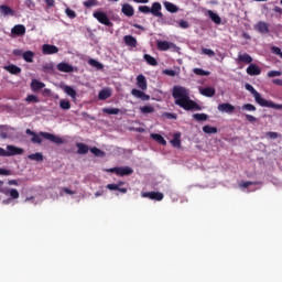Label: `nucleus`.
<instances>
[{
	"label": "nucleus",
	"mask_w": 282,
	"mask_h": 282,
	"mask_svg": "<svg viewBox=\"0 0 282 282\" xmlns=\"http://www.w3.org/2000/svg\"><path fill=\"white\" fill-rule=\"evenodd\" d=\"M172 97L175 105L184 109L185 111H202V106L195 100L191 99V91L183 86H174L172 90Z\"/></svg>",
	"instance_id": "obj_1"
},
{
	"label": "nucleus",
	"mask_w": 282,
	"mask_h": 282,
	"mask_svg": "<svg viewBox=\"0 0 282 282\" xmlns=\"http://www.w3.org/2000/svg\"><path fill=\"white\" fill-rule=\"evenodd\" d=\"M0 193H2V195H6L7 197H10L9 199L3 200V204H8L11 199H19V197H21L19 189L3 187V181H0Z\"/></svg>",
	"instance_id": "obj_2"
},
{
	"label": "nucleus",
	"mask_w": 282,
	"mask_h": 282,
	"mask_svg": "<svg viewBox=\"0 0 282 282\" xmlns=\"http://www.w3.org/2000/svg\"><path fill=\"white\" fill-rule=\"evenodd\" d=\"M245 89H247V91H250V94H252L256 102L258 105H260V107H268V102L270 100L264 99L263 97H261V94H259V91H257V89H254V87L252 85L246 84Z\"/></svg>",
	"instance_id": "obj_3"
},
{
	"label": "nucleus",
	"mask_w": 282,
	"mask_h": 282,
	"mask_svg": "<svg viewBox=\"0 0 282 282\" xmlns=\"http://www.w3.org/2000/svg\"><path fill=\"white\" fill-rule=\"evenodd\" d=\"M23 154L22 148H17L15 145H7V151L3 148H0V156L1 158H12L14 155Z\"/></svg>",
	"instance_id": "obj_4"
},
{
	"label": "nucleus",
	"mask_w": 282,
	"mask_h": 282,
	"mask_svg": "<svg viewBox=\"0 0 282 282\" xmlns=\"http://www.w3.org/2000/svg\"><path fill=\"white\" fill-rule=\"evenodd\" d=\"M94 19H96L101 25H106L107 28H113V22L109 20L107 13L102 11H96L93 13Z\"/></svg>",
	"instance_id": "obj_5"
},
{
	"label": "nucleus",
	"mask_w": 282,
	"mask_h": 282,
	"mask_svg": "<svg viewBox=\"0 0 282 282\" xmlns=\"http://www.w3.org/2000/svg\"><path fill=\"white\" fill-rule=\"evenodd\" d=\"M156 47L158 50H160V52H169V50H173L174 52H177L180 50L177 44L169 41H162V40L156 41Z\"/></svg>",
	"instance_id": "obj_6"
},
{
	"label": "nucleus",
	"mask_w": 282,
	"mask_h": 282,
	"mask_svg": "<svg viewBox=\"0 0 282 282\" xmlns=\"http://www.w3.org/2000/svg\"><path fill=\"white\" fill-rule=\"evenodd\" d=\"M40 137L44 138V140H50V142H53L54 144H63L65 142L63 138L50 132H40Z\"/></svg>",
	"instance_id": "obj_7"
},
{
	"label": "nucleus",
	"mask_w": 282,
	"mask_h": 282,
	"mask_svg": "<svg viewBox=\"0 0 282 282\" xmlns=\"http://www.w3.org/2000/svg\"><path fill=\"white\" fill-rule=\"evenodd\" d=\"M141 197L162 202V199H164V194L162 192H142Z\"/></svg>",
	"instance_id": "obj_8"
},
{
	"label": "nucleus",
	"mask_w": 282,
	"mask_h": 282,
	"mask_svg": "<svg viewBox=\"0 0 282 282\" xmlns=\"http://www.w3.org/2000/svg\"><path fill=\"white\" fill-rule=\"evenodd\" d=\"M150 14L156 17L158 19H164V14L162 13V4L160 2H153L150 8Z\"/></svg>",
	"instance_id": "obj_9"
},
{
	"label": "nucleus",
	"mask_w": 282,
	"mask_h": 282,
	"mask_svg": "<svg viewBox=\"0 0 282 282\" xmlns=\"http://www.w3.org/2000/svg\"><path fill=\"white\" fill-rule=\"evenodd\" d=\"M253 28L260 34H270V24L268 22L259 21Z\"/></svg>",
	"instance_id": "obj_10"
},
{
	"label": "nucleus",
	"mask_w": 282,
	"mask_h": 282,
	"mask_svg": "<svg viewBox=\"0 0 282 282\" xmlns=\"http://www.w3.org/2000/svg\"><path fill=\"white\" fill-rule=\"evenodd\" d=\"M131 95L134 96V98H139L140 100L147 101L151 100V96L147 95L144 91L133 88L131 90Z\"/></svg>",
	"instance_id": "obj_11"
},
{
	"label": "nucleus",
	"mask_w": 282,
	"mask_h": 282,
	"mask_svg": "<svg viewBox=\"0 0 282 282\" xmlns=\"http://www.w3.org/2000/svg\"><path fill=\"white\" fill-rule=\"evenodd\" d=\"M3 69L9 74H12V76H19V74H21V67L14 64L6 65L3 66Z\"/></svg>",
	"instance_id": "obj_12"
},
{
	"label": "nucleus",
	"mask_w": 282,
	"mask_h": 282,
	"mask_svg": "<svg viewBox=\"0 0 282 282\" xmlns=\"http://www.w3.org/2000/svg\"><path fill=\"white\" fill-rule=\"evenodd\" d=\"M218 111H221L223 113H234L235 112V106L232 104H220L218 105Z\"/></svg>",
	"instance_id": "obj_13"
},
{
	"label": "nucleus",
	"mask_w": 282,
	"mask_h": 282,
	"mask_svg": "<svg viewBox=\"0 0 282 282\" xmlns=\"http://www.w3.org/2000/svg\"><path fill=\"white\" fill-rule=\"evenodd\" d=\"M247 74L249 76H259L261 74V67H259L257 64H250L247 67Z\"/></svg>",
	"instance_id": "obj_14"
},
{
	"label": "nucleus",
	"mask_w": 282,
	"mask_h": 282,
	"mask_svg": "<svg viewBox=\"0 0 282 282\" xmlns=\"http://www.w3.org/2000/svg\"><path fill=\"white\" fill-rule=\"evenodd\" d=\"M123 43L128 47H138V40L133 35H124Z\"/></svg>",
	"instance_id": "obj_15"
},
{
	"label": "nucleus",
	"mask_w": 282,
	"mask_h": 282,
	"mask_svg": "<svg viewBox=\"0 0 282 282\" xmlns=\"http://www.w3.org/2000/svg\"><path fill=\"white\" fill-rule=\"evenodd\" d=\"M121 12L122 14H124V17H133L135 14V10L133 9V6L129 3H124L122 6Z\"/></svg>",
	"instance_id": "obj_16"
},
{
	"label": "nucleus",
	"mask_w": 282,
	"mask_h": 282,
	"mask_svg": "<svg viewBox=\"0 0 282 282\" xmlns=\"http://www.w3.org/2000/svg\"><path fill=\"white\" fill-rule=\"evenodd\" d=\"M58 72H64V74H70V72H74V66H72L68 63L62 62L57 64Z\"/></svg>",
	"instance_id": "obj_17"
},
{
	"label": "nucleus",
	"mask_w": 282,
	"mask_h": 282,
	"mask_svg": "<svg viewBox=\"0 0 282 282\" xmlns=\"http://www.w3.org/2000/svg\"><path fill=\"white\" fill-rule=\"evenodd\" d=\"M43 54H58V48L52 44H44L42 46Z\"/></svg>",
	"instance_id": "obj_18"
},
{
	"label": "nucleus",
	"mask_w": 282,
	"mask_h": 282,
	"mask_svg": "<svg viewBox=\"0 0 282 282\" xmlns=\"http://www.w3.org/2000/svg\"><path fill=\"white\" fill-rule=\"evenodd\" d=\"M11 34H15V36H23L25 34V25L17 24L12 28Z\"/></svg>",
	"instance_id": "obj_19"
},
{
	"label": "nucleus",
	"mask_w": 282,
	"mask_h": 282,
	"mask_svg": "<svg viewBox=\"0 0 282 282\" xmlns=\"http://www.w3.org/2000/svg\"><path fill=\"white\" fill-rule=\"evenodd\" d=\"M137 87H139V89H142V91H147L148 85L147 77H144V75H139L137 77Z\"/></svg>",
	"instance_id": "obj_20"
},
{
	"label": "nucleus",
	"mask_w": 282,
	"mask_h": 282,
	"mask_svg": "<svg viewBox=\"0 0 282 282\" xmlns=\"http://www.w3.org/2000/svg\"><path fill=\"white\" fill-rule=\"evenodd\" d=\"M0 12L1 14H3V17H14V14H17V12L12 8L6 4L0 6Z\"/></svg>",
	"instance_id": "obj_21"
},
{
	"label": "nucleus",
	"mask_w": 282,
	"mask_h": 282,
	"mask_svg": "<svg viewBox=\"0 0 282 282\" xmlns=\"http://www.w3.org/2000/svg\"><path fill=\"white\" fill-rule=\"evenodd\" d=\"M237 61L238 63H246L247 65H251L253 59L252 56H250L248 53H239Z\"/></svg>",
	"instance_id": "obj_22"
},
{
	"label": "nucleus",
	"mask_w": 282,
	"mask_h": 282,
	"mask_svg": "<svg viewBox=\"0 0 282 282\" xmlns=\"http://www.w3.org/2000/svg\"><path fill=\"white\" fill-rule=\"evenodd\" d=\"M132 173L133 169L129 166L117 167V175H119L120 177H124V175H132Z\"/></svg>",
	"instance_id": "obj_23"
},
{
	"label": "nucleus",
	"mask_w": 282,
	"mask_h": 282,
	"mask_svg": "<svg viewBox=\"0 0 282 282\" xmlns=\"http://www.w3.org/2000/svg\"><path fill=\"white\" fill-rule=\"evenodd\" d=\"M78 155H87L89 153V145L85 143H76Z\"/></svg>",
	"instance_id": "obj_24"
},
{
	"label": "nucleus",
	"mask_w": 282,
	"mask_h": 282,
	"mask_svg": "<svg viewBox=\"0 0 282 282\" xmlns=\"http://www.w3.org/2000/svg\"><path fill=\"white\" fill-rule=\"evenodd\" d=\"M200 94L202 96H206V98H213V96L217 94V90H215L213 87H206L200 89Z\"/></svg>",
	"instance_id": "obj_25"
},
{
	"label": "nucleus",
	"mask_w": 282,
	"mask_h": 282,
	"mask_svg": "<svg viewBox=\"0 0 282 282\" xmlns=\"http://www.w3.org/2000/svg\"><path fill=\"white\" fill-rule=\"evenodd\" d=\"M164 8L167 12H171V14H175V12H180V8L175 6L173 2L165 1Z\"/></svg>",
	"instance_id": "obj_26"
},
{
	"label": "nucleus",
	"mask_w": 282,
	"mask_h": 282,
	"mask_svg": "<svg viewBox=\"0 0 282 282\" xmlns=\"http://www.w3.org/2000/svg\"><path fill=\"white\" fill-rule=\"evenodd\" d=\"M108 98H111V89H109V88L101 89L98 94V99L107 100Z\"/></svg>",
	"instance_id": "obj_27"
},
{
	"label": "nucleus",
	"mask_w": 282,
	"mask_h": 282,
	"mask_svg": "<svg viewBox=\"0 0 282 282\" xmlns=\"http://www.w3.org/2000/svg\"><path fill=\"white\" fill-rule=\"evenodd\" d=\"M45 84L43 82H39L37 79H33L31 83V88L33 91H41V89H44Z\"/></svg>",
	"instance_id": "obj_28"
},
{
	"label": "nucleus",
	"mask_w": 282,
	"mask_h": 282,
	"mask_svg": "<svg viewBox=\"0 0 282 282\" xmlns=\"http://www.w3.org/2000/svg\"><path fill=\"white\" fill-rule=\"evenodd\" d=\"M63 90L67 96H70L73 100H76V96H77L76 89L72 88V86L65 85L63 87Z\"/></svg>",
	"instance_id": "obj_29"
},
{
	"label": "nucleus",
	"mask_w": 282,
	"mask_h": 282,
	"mask_svg": "<svg viewBox=\"0 0 282 282\" xmlns=\"http://www.w3.org/2000/svg\"><path fill=\"white\" fill-rule=\"evenodd\" d=\"M22 58H23V61H25V63H34V52L25 51L22 54Z\"/></svg>",
	"instance_id": "obj_30"
},
{
	"label": "nucleus",
	"mask_w": 282,
	"mask_h": 282,
	"mask_svg": "<svg viewBox=\"0 0 282 282\" xmlns=\"http://www.w3.org/2000/svg\"><path fill=\"white\" fill-rule=\"evenodd\" d=\"M143 58L148 63V65H151L152 67H158V59H155V57L151 56L150 54H144Z\"/></svg>",
	"instance_id": "obj_31"
},
{
	"label": "nucleus",
	"mask_w": 282,
	"mask_h": 282,
	"mask_svg": "<svg viewBox=\"0 0 282 282\" xmlns=\"http://www.w3.org/2000/svg\"><path fill=\"white\" fill-rule=\"evenodd\" d=\"M151 138L152 140H155V142H158L159 144H162V147H166V140L161 134L152 133Z\"/></svg>",
	"instance_id": "obj_32"
},
{
	"label": "nucleus",
	"mask_w": 282,
	"mask_h": 282,
	"mask_svg": "<svg viewBox=\"0 0 282 282\" xmlns=\"http://www.w3.org/2000/svg\"><path fill=\"white\" fill-rule=\"evenodd\" d=\"M28 160H32L33 162H43V153L36 152L28 155Z\"/></svg>",
	"instance_id": "obj_33"
},
{
	"label": "nucleus",
	"mask_w": 282,
	"mask_h": 282,
	"mask_svg": "<svg viewBox=\"0 0 282 282\" xmlns=\"http://www.w3.org/2000/svg\"><path fill=\"white\" fill-rule=\"evenodd\" d=\"M106 188H108V191H119V193L127 194V187H118L117 184H108Z\"/></svg>",
	"instance_id": "obj_34"
},
{
	"label": "nucleus",
	"mask_w": 282,
	"mask_h": 282,
	"mask_svg": "<svg viewBox=\"0 0 282 282\" xmlns=\"http://www.w3.org/2000/svg\"><path fill=\"white\" fill-rule=\"evenodd\" d=\"M102 112L108 116H118V113H120V108H104Z\"/></svg>",
	"instance_id": "obj_35"
},
{
	"label": "nucleus",
	"mask_w": 282,
	"mask_h": 282,
	"mask_svg": "<svg viewBox=\"0 0 282 282\" xmlns=\"http://www.w3.org/2000/svg\"><path fill=\"white\" fill-rule=\"evenodd\" d=\"M193 118L197 122H206V120H208V115H206V113H194Z\"/></svg>",
	"instance_id": "obj_36"
},
{
	"label": "nucleus",
	"mask_w": 282,
	"mask_h": 282,
	"mask_svg": "<svg viewBox=\"0 0 282 282\" xmlns=\"http://www.w3.org/2000/svg\"><path fill=\"white\" fill-rule=\"evenodd\" d=\"M208 14H209V18L212 19V21L214 23H217V25H219V23H221V18L217 13L213 12L212 10H209Z\"/></svg>",
	"instance_id": "obj_37"
},
{
	"label": "nucleus",
	"mask_w": 282,
	"mask_h": 282,
	"mask_svg": "<svg viewBox=\"0 0 282 282\" xmlns=\"http://www.w3.org/2000/svg\"><path fill=\"white\" fill-rule=\"evenodd\" d=\"M90 153H94V155L96 158H105V151L94 147V148H90Z\"/></svg>",
	"instance_id": "obj_38"
},
{
	"label": "nucleus",
	"mask_w": 282,
	"mask_h": 282,
	"mask_svg": "<svg viewBox=\"0 0 282 282\" xmlns=\"http://www.w3.org/2000/svg\"><path fill=\"white\" fill-rule=\"evenodd\" d=\"M193 74L196 76H210V72L204 70L203 68H194Z\"/></svg>",
	"instance_id": "obj_39"
},
{
	"label": "nucleus",
	"mask_w": 282,
	"mask_h": 282,
	"mask_svg": "<svg viewBox=\"0 0 282 282\" xmlns=\"http://www.w3.org/2000/svg\"><path fill=\"white\" fill-rule=\"evenodd\" d=\"M59 107L61 109L68 110V109H72V104L67 99H62L59 101Z\"/></svg>",
	"instance_id": "obj_40"
},
{
	"label": "nucleus",
	"mask_w": 282,
	"mask_h": 282,
	"mask_svg": "<svg viewBox=\"0 0 282 282\" xmlns=\"http://www.w3.org/2000/svg\"><path fill=\"white\" fill-rule=\"evenodd\" d=\"M171 144L176 148L182 145V141L180 140V133L174 134L173 140L171 141Z\"/></svg>",
	"instance_id": "obj_41"
},
{
	"label": "nucleus",
	"mask_w": 282,
	"mask_h": 282,
	"mask_svg": "<svg viewBox=\"0 0 282 282\" xmlns=\"http://www.w3.org/2000/svg\"><path fill=\"white\" fill-rule=\"evenodd\" d=\"M141 113H153L155 108L153 106H143L140 108Z\"/></svg>",
	"instance_id": "obj_42"
},
{
	"label": "nucleus",
	"mask_w": 282,
	"mask_h": 282,
	"mask_svg": "<svg viewBox=\"0 0 282 282\" xmlns=\"http://www.w3.org/2000/svg\"><path fill=\"white\" fill-rule=\"evenodd\" d=\"M88 63L91 65V67H96V69H102L105 67L100 62L96 59H89Z\"/></svg>",
	"instance_id": "obj_43"
},
{
	"label": "nucleus",
	"mask_w": 282,
	"mask_h": 282,
	"mask_svg": "<svg viewBox=\"0 0 282 282\" xmlns=\"http://www.w3.org/2000/svg\"><path fill=\"white\" fill-rule=\"evenodd\" d=\"M0 138H2V140L8 139V127L0 126Z\"/></svg>",
	"instance_id": "obj_44"
},
{
	"label": "nucleus",
	"mask_w": 282,
	"mask_h": 282,
	"mask_svg": "<svg viewBox=\"0 0 282 282\" xmlns=\"http://www.w3.org/2000/svg\"><path fill=\"white\" fill-rule=\"evenodd\" d=\"M204 133H217V128L210 126L203 127Z\"/></svg>",
	"instance_id": "obj_45"
},
{
	"label": "nucleus",
	"mask_w": 282,
	"mask_h": 282,
	"mask_svg": "<svg viewBox=\"0 0 282 282\" xmlns=\"http://www.w3.org/2000/svg\"><path fill=\"white\" fill-rule=\"evenodd\" d=\"M139 12H142V14H151V7L149 6H140Z\"/></svg>",
	"instance_id": "obj_46"
},
{
	"label": "nucleus",
	"mask_w": 282,
	"mask_h": 282,
	"mask_svg": "<svg viewBox=\"0 0 282 282\" xmlns=\"http://www.w3.org/2000/svg\"><path fill=\"white\" fill-rule=\"evenodd\" d=\"M178 28H182V30H188L191 28V24H188V21L186 20H180Z\"/></svg>",
	"instance_id": "obj_47"
},
{
	"label": "nucleus",
	"mask_w": 282,
	"mask_h": 282,
	"mask_svg": "<svg viewBox=\"0 0 282 282\" xmlns=\"http://www.w3.org/2000/svg\"><path fill=\"white\" fill-rule=\"evenodd\" d=\"M94 6H98V0H87L84 2L85 8H94Z\"/></svg>",
	"instance_id": "obj_48"
},
{
	"label": "nucleus",
	"mask_w": 282,
	"mask_h": 282,
	"mask_svg": "<svg viewBox=\"0 0 282 282\" xmlns=\"http://www.w3.org/2000/svg\"><path fill=\"white\" fill-rule=\"evenodd\" d=\"M267 107L270 109H281L282 110V104H274L273 101H270L267 104Z\"/></svg>",
	"instance_id": "obj_49"
},
{
	"label": "nucleus",
	"mask_w": 282,
	"mask_h": 282,
	"mask_svg": "<svg viewBox=\"0 0 282 282\" xmlns=\"http://www.w3.org/2000/svg\"><path fill=\"white\" fill-rule=\"evenodd\" d=\"M242 109L245 111H257V107L254 105H252V104H245L242 106Z\"/></svg>",
	"instance_id": "obj_50"
},
{
	"label": "nucleus",
	"mask_w": 282,
	"mask_h": 282,
	"mask_svg": "<svg viewBox=\"0 0 282 282\" xmlns=\"http://www.w3.org/2000/svg\"><path fill=\"white\" fill-rule=\"evenodd\" d=\"M202 54H205L206 56H209V58H213V56H215V51L210 48H202Z\"/></svg>",
	"instance_id": "obj_51"
},
{
	"label": "nucleus",
	"mask_w": 282,
	"mask_h": 282,
	"mask_svg": "<svg viewBox=\"0 0 282 282\" xmlns=\"http://www.w3.org/2000/svg\"><path fill=\"white\" fill-rule=\"evenodd\" d=\"M31 142H33V144H41L43 142V139H41V135L39 134H34L32 138H31Z\"/></svg>",
	"instance_id": "obj_52"
},
{
	"label": "nucleus",
	"mask_w": 282,
	"mask_h": 282,
	"mask_svg": "<svg viewBox=\"0 0 282 282\" xmlns=\"http://www.w3.org/2000/svg\"><path fill=\"white\" fill-rule=\"evenodd\" d=\"M163 118H166L167 120H177V115L173 112H165L163 113Z\"/></svg>",
	"instance_id": "obj_53"
},
{
	"label": "nucleus",
	"mask_w": 282,
	"mask_h": 282,
	"mask_svg": "<svg viewBox=\"0 0 282 282\" xmlns=\"http://www.w3.org/2000/svg\"><path fill=\"white\" fill-rule=\"evenodd\" d=\"M43 72H54V64L52 63H46L43 65Z\"/></svg>",
	"instance_id": "obj_54"
},
{
	"label": "nucleus",
	"mask_w": 282,
	"mask_h": 282,
	"mask_svg": "<svg viewBox=\"0 0 282 282\" xmlns=\"http://www.w3.org/2000/svg\"><path fill=\"white\" fill-rule=\"evenodd\" d=\"M26 102H39V97H36V95H28V97L25 98Z\"/></svg>",
	"instance_id": "obj_55"
},
{
	"label": "nucleus",
	"mask_w": 282,
	"mask_h": 282,
	"mask_svg": "<svg viewBox=\"0 0 282 282\" xmlns=\"http://www.w3.org/2000/svg\"><path fill=\"white\" fill-rule=\"evenodd\" d=\"M65 12H66V15L68 17V19H76V11H74V10H72V9H69V8H67V9L65 10Z\"/></svg>",
	"instance_id": "obj_56"
},
{
	"label": "nucleus",
	"mask_w": 282,
	"mask_h": 282,
	"mask_svg": "<svg viewBox=\"0 0 282 282\" xmlns=\"http://www.w3.org/2000/svg\"><path fill=\"white\" fill-rule=\"evenodd\" d=\"M281 75H282L281 70H270L268 73L269 78H274V77L281 76Z\"/></svg>",
	"instance_id": "obj_57"
},
{
	"label": "nucleus",
	"mask_w": 282,
	"mask_h": 282,
	"mask_svg": "<svg viewBox=\"0 0 282 282\" xmlns=\"http://www.w3.org/2000/svg\"><path fill=\"white\" fill-rule=\"evenodd\" d=\"M254 184H257V183L256 182L246 181V182L240 183V187L241 188H248V186H252Z\"/></svg>",
	"instance_id": "obj_58"
},
{
	"label": "nucleus",
	"mask_w": 282,
	"mask_h": 282,
	"mask_svg": "<svg viewBox=\"0 0 282 282\" xmlns=\"http://www.w3.org/2000/svg\"><path fill=\"white\" fill-rule=\"evenodd\" d=\"M265 135L270 138V140H276V138H279V133L276 132H267Z\"/></svg>",
	"instance_id": "obj_59"
},
{
	"label": "nucleus",
	"mask_w": 282,
	"mask_h": 282,
	"mask_svg": "<svg viewBox=\"0 0 282 282\" xmlns=\"http://www.w3.org/2000/svg\"><path fill=\"white\" fill-rule=\"evenodd\" d=\"M245 118L248 120V122H257V117L252 115H245Z\"/></svg>",
	"instance_id": "obj_60"
},
{
	"label": "nucleus",
	"mask_w": 282,
	"mask_h": 282,
	"mask_svg": "<svg viewBox=\"0 0 282 282\" xmlns=\"http://www.w3.org/2000/svg\"><path fill=\"white\" fill-rule=\"evenodd\" d=\"M272 53L273 54H276V56H281L282 52H281V48L278 47V46H272Z\"/></svg>",
	"instance_id": "obj_61"
},
{
	"label": "nucleus",
	"mask_w": 282,
	"mask_h": 282,
	"mask_svg": "<svg viewBox=\"0 0 282 282\" xmlns=\"http://www.w3.org/2000/svg\"><path fill=\"white\" fill-rule=\"evenodd\" d=\"M164 74L166 75V76H176V72L175 70H173V69H165L164 70Z\"/></svg>",
	"instance_id": "obj_62"
},
{
	"label": "nucleus",
	"mask_w": 282,
	"mask_h": 282,
	"mask_svg": "<svg viewBox=\"0 0 282 282\" xmlns=\"http://www.w3.org/2000/svg\"><path fill=\"white\" fill-rule=\"evenodd\" d=\"M24 52L21 48L13 50V56H22Z\"/></svg>",
	"instance_id": "obj_63"
},
{
	"label": "nucleus",
	"mask_w": 282,
	"mask_h": 282,
	"mask_svg": "<svg viewBox=\"0 0 282 282\" xmlns=\"http://www.w3.org/2000/svg\"><path fill=\"white\" fill-rule=\"evenodd\" d=\"M0 175H12V172H10V170L0 167Z\"/></svg>",
	"instance_id": "obj_64"
}]
</instances>
